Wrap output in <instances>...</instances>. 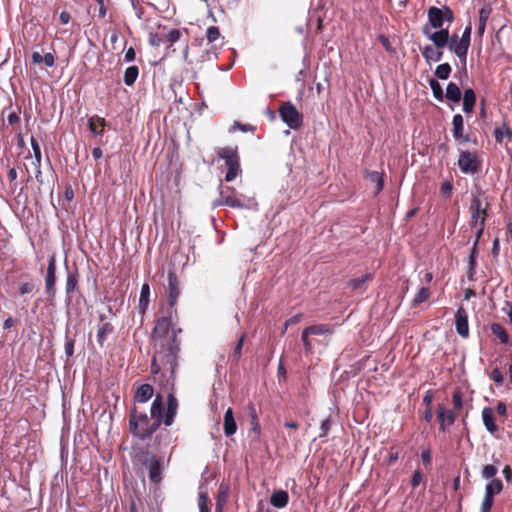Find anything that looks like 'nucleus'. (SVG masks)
Returning <instances> with one entry per match:
<instances>
[{
  "label": "nucleus",
  "instance_id": "nucleus-1",
  "mask_svg": "<svg viewBox=\"0 0 512 512\" xmlns=\"http://www.w3.org/2000/svg\"><path fill=\"white\" fill-rule=\"evenodd\" d=\"M161 424L148 416L145 411L133 406L129 410V431L139 441L146 442L152 439L154 433L160 429Z\"/></svg>",
  "mask_w": 512,
  "mask_h": 512
},
{
  "label": "nucleus",
  "instance_id": "nucleus-2",
  "mask_svg": "<svg viewBox=\"0 0 512 512\" xmlns=\"http://www.w3.org/2000/svg\"><path fill=\"white\" fill-rule=\"evenodd\" d=\"M177 320V309H168L165 316L157 319L151 333V339L156 346H159L161 349H165L167 347V343L173 339L174 335L178 340L177 336L182 332V329L175 327V321Z\"/></svg>",
  "mask_w": 512,
  "mask_h": 512
},
{
  "label": "nucleus",
  "instance_id": "nucleus-3",
  "mask_svg": "<svg viewBox=\"0 0 512 512\" xmlns=\"http://www.w3.org/2000/svg\"><path fill=\"white\" fill-rule=\"evenodd\" d=\"M423 33L433 42L435 48L443 49L445 46H448L449 50L452 51L460 61L463 63L466 62L467 52L465 48L461 46L460 38L457 34L454 33L450 36L448 28L429 33L427 27L423 28Z\"/></svg>",
  "mask_w": 512,
  "mask_h": 512
},
{
  "label": "nucleus",
  "instance_id": "nucleus-4",
  "mask_svg": "<svg viewBox=\"0 0 512 512\" xmlns=\"http://www.w3.org/2000/svg\"><path fill=\"white\" fill-rule=\"evenodd\" d=\"M180 352V341L173 337V339L167 343L165 349L159 348L152 358L151 371L154 374L160 372L162 367H166L171 374H174L177 367L178 354Z\"/></svg>",
  "mask_w": 512,
  "mask_h": 512
},
{
  "label": "nucleus",
  "instance_id": "nucleus-5",
  "mask_svg": "<svg viewBox=\"0 0 512 512\" xmlns=\"http://www.w3.org/2000/svg\"><path fill=\"white\" fill-rule=\"evenodd\" d=\"M217 155L220 159L224 160L227 172L225 175V181L231 182L238 175L242 173L240 166V157L238 153V147H222L217 150Z\"/></svg>",
  "mask_w": 512,
  "mask_h": 512
},
{
  "label": "nucleus",
  "instance_id": "nucleus-6",
  "mask_svg": "<svg viewBox=\"0 0 512 512\" xmlns=\"http://www.w3.org/2000/svg\"><path fill=\"white\" fill-rule=\"evenodd\" d=\"M279 116L281 120L293 130H299L303 125V115L291 102H283L279 109Z\"/></svg>",
  "mask_w": 512,
  "mask_h": 512
},
{
  "label": "nucleus",
  "instance_id": "nucleus-7",
  "mask_svg": "<svg viewBox=\"0 0 512 512\" xmlns=\"http://www.w3.org/2000/svg\"><path fill=\"white\" fill-rule=\"evenodd\" d=\"M219 189V198L212 204L214 208L219 206H228L237 209L245 208V204L237 197V191L235 188L220 185Z\"/></svg>",
  "mask_w": 512,
  "mask_h": 512
},
{
  "label": "nucleus",
  "instance_id": "nucleus-8",
  "mask_svg": "<svg viewBox=\"0 0 512 512\" xmlns=\"http://www.w3.org/2000/svg\"><path fill=\"white\" fill-rule=\"evenodd\" d=\"M457 164L465 174H475L480 170V162L476 154L470 151H461Z\"/></svg>",
  "mask_w": 512,
  "mask_h": 512
},
{
  "label": "nucleus",
  "instance_id": "nucleus-9",
  "mask_svg": "<svg viewBox=\"0 0 512 512\" xmlns=\"http://www.w3.org/2000/svg\"><path fill=\"white\" fill-rule=\"evenodd\" d=\"M146 456L142 464L148 468V476L151 482L159 483L162 480L161 476V460L156 455H150L149 451L143 452Z\"/></svg>",
  "mask_w": 512,
  "mask_h": 512
},
{
  "label": "nucleus",
  "instance_id": "nucleus-10",
  "mask_svg": "<svg viewBox=\"0 0 512 512\" xmlns=\"http://www.w3.org/2000/svg\"><path fill=\"white\" fill-rule=\"evenodd\" d=\"M56 259L52 255L48 261L47 272L45 276V292L50 298H54L56 294Z\"/></svg>",
  "mask_w": 512,
  "mask_h": 512
},
{
  "label": "nucleus",
  "instance_id": "nucleus-11",
  "mask_svg": "<svg viewBox=\"0 0 512 512\" xmlns=\"http://www.w3.org/2000/svg\"><path fill=\"white\" fill-rule=\"evenodd\" d=\"M180 296V282L174 271H168V303L169 309H176L175 305Z\"/></svg>",
  "mask_w": 512,
  "mask_h": 512
},
{
  "label": "nucleus",
  "instance_id": "nucleus-12",
  "mask_svg": "<svg viewBox=\"0 0 512 512\" xmlns=\"http://www.w3.org/2000/svg\"><path fill=\"white\" fill-rule=\"evenodd\" d=\"M455 327L462 338L469 337L468 313L462 305L458 307L455 313Z\"/></svg>",
  "mask_w": 512,
  "mask_h": 512
},
{
  "label": "nucleus",
  "instance_id": "nucleus-13",
  "mask_svg": "<svg viewBox=\"0 0 512 512\" xmlns=\"http://www.w3.org/2000/svg\"><path fill=\"white\" fill-rule=\"evenodd\" d=\"M99 321L96 338L98 345L103 348L107 337L114 332V326L111 322L107 321V317L104 314L99 315Z\"/></svg>",
  "mask_w": 512,
  "mask_h": 512
},
{
  "label": "nucleus",
  "instance_id": "nucleus-14",
  "mask_svg": "<svg viewBox=\"0 0 512 512\" xmlns=\"http://www.w3.org/2000/svg\"><path fill=\"white\" fill-rule=\"evenodd\" d=\"M436 414L440 423L439 430L442 432L446 431V425H453L457 417L454 410H447L442 404L438 405Z\"/></svg>",
  "mask_w": 512,
  "mask_h": 512
},
{
  "label": "nucleus",
  "instance_id": "nucleus-15",
  "mask_svg": "<svg viewBox=\"0 0 512 512\" xmlns=\"http://www.w3.org/2000/svg\"><path fill=\"white\" fill-rule=\"evenodd\" d=\"M471 224L476 227L478 220L485 222L487 217V208L482 206V201L478 197H473L470 205Z\"/></svg>",
  "mask_w": 512,
  "mask_h": 512
},
{
  "label": "nucleus",
  "instance_id": "nucleus-16",
  "mask_svg": "<svg viewBox=\"0 0 512 512\" xmlns=\"http://www.w3.org/2000/svg\"><path fill=\"white\" fill-rule=\"evenodd\" d=\"M178 411V400L173 393H169L167 397V407L165 409L164 425L171 426L174 423Z\"/></svg>",
  "mask_w": 512,
  "mask_h": 512
},
{
  "label": "nucleus",
  "instance_id": "nucleus-17",
  "mask_svg": "<svg viewBox=\"0 0 512 512\" xmlns=\"http://www.w3.org/2000/svg\"><path fill=\"white\" fill-rule=\"evenodd\" d=\"M150 415L160 424L164 423L165 407L164 399L161 394H157L150 408Z\"/></svg>",
  "mask_w": 512,
  "mask_h": 512
},
{
  "label": "nucleus",
  "instance_id": "nucleus-18",
  "mask_svg": "<svg viewBox=\"0 0 512 512\" xmlns=\"http://www.w3.org/2000/svg\"><path fill=\"white\" fill-rule=\"evenodd\" d=\"M452 125H453L452 134H453V137L456 140H459V141L464 142V143L470 141L469 135H464L463 134V131H464V119H463L461 114H456V115L453 116Z\"/></svg>",
  "mask_w": 512,
  "mask_h": 512
},
{
  "label": "nucleus",
  "instance_id": "nucleus-19",
  "mask_svg": "<svg viewBox=\"0 0 512 512\" xmlns=\"http://www.w3.org/2000/svg\"><path fill=\"white\" fill-rule=\"evenodd\" d=\"M491 13H492V7L490 6V4H484L479 9V24H478V28H477V36L479 37V39H482V37L485 33L486 24H487V21L491 15Z\"/></svg>",
  "mask_w": 512,
  "mask_h": 512
},
{
  "label": "nucleus",
  "instance_id": "nucleus-20",
  "mask_svg": "<svg viewBox=\"0 0 512 512\" xmlns=\"http://www.w3.org/2000/svg\"><path fill=\"white\" fill-rule=\"evenodd\" d=\"M441 12H442V10H440V8L435 7V6H431L427 10L428 22L431 25V27L434 29H439V30L444 29L443 28L444 21H443Z\"/></svg>",
  "mask_w": 512,
  "mask_h": 512
},
{
  "label": "nucleus",
  "instance_id": "nucleus-21",
  "mask_svg": "<svg viewBox=\"0 0 512 512\" xmlns=\"http://www.w3.org/2000/svg\"><path fill=\"white\" fill-rule=\"evenodd\" d=\"M154 394V388L150 384H141L135 391L134 401L137 403H146L152 398Z\"/></svg>",
  "mask_w": 512,
  "mask_h": 512
},
{
  "label": "nucleus",
  "instance_id": "nucleus-22",
  "mask_svg": "<svg viewBox=\"0 0 512 512\" xmlns=\"http://www.w3.org/2000/svg\"><path fill=\"white\" fill-rule=\"evenodd\" d=\"M223 430L224 434L228 437L234 435L237 431V423L231 407H229L224 414Z\"/></svg>",
  "mask_w": 512,
  "mask_h": 512
},
{
  "label": "nucleus",
  "instance_id": "nucleus-23",
  "mask_svg": "<svg viewBox=\"0 0 512 512\" xmlns=\"http://www.w3.org/2000/svg\"><path fill=\"white\" fill-rule=\"evenodd\" d=\"M482 419L485 428L491 433L495 434L498 431V426L495 422L494 411L491 407H484L482 410Z\"/></svg>",
  "mask_w": 512,
  "mask_h": 512
},
{
  "label": "nucleus",
  "instance_id": "nucleus-24",
  "mask_svg": "<svg viewBox=\"0 0 512 512\" xmlns=\"http://www.w3.org/2000/svg\"><path fill=\"white\" fill-rule=\"evenodd\" d=\"M230 488L226 483H221L218 489L215 512H223V507L228 501Z\"/></svg>",
  "mask_w": 512,
  "mask_h": 512
},
{
  "label": "nucleus",
  "instance_id": "nucleus-25",
  "mask_svg": "<svg viewBox=\"0 0 512 512\" xmlns=\"http://www.w3.org/2000/svg\"><path fill=\"white\" fill-rule=\"evenodd\" d=\"M106 120L98 115H94L88 119L89 130L95 135L99 136L104 133Z\"/></svg>",
  "mask_w": 512,
  "mask_h": 512
},
{
  "label": "nucleus",
  "instance_id": "nucleus-26",
  "mask_svg": "<svg viewBox=\"0 0 512 512\" xmlns=\"http://www.w3.org/2000/svg\"><path fill=\"white\" fill-rule=\"evenodd\" d=\"M421 54L427 63H430L431 61H440L443 57L442 49H435L431 45H426L421 48Z\"/></svg>",
  "mask_w": 512,
  "mask_h": 512
},
{
  "label": "nucleus",
  "instance_id": "nucleus-27",
  "mask_svg": "<svg viewBox=\"0 0 512 512\" xmlns=\"http://www.w3.org/2000/svg\"><path fill=\"white\" fill-rule=\"evenodd\" d=\"M289 502L288 492L285 490H276L272 493L270 503L276 508H284Z\"/></svg>",
  "mask_w": 512,
  "mask_h": 512
},
{
  "label": "nucleus",
  "instance_id": "nucleus-28",
  "mask_svg": "<svg viewBox=\"0 0 512 512\" xmlns=\"http://www.w3.org/2000/svg\"><path fill=\"white\" fill-rule=\"evenodd\" d=\"M476 104V94L472 88H467L463 96V111L466 114L472 113Z\"/></svg>",
  "mask_w": 512,
  "mask_h": 512
},
{
  "label": "nucleus",
  "instance_id": "nucleus-29",
  "mask_svg": "<svg viewBox=\"0 0 512 512\" xmlns=\"http://www.w3.org/2000/svg\"><path fill=\"white\" fill-rule=\"evenodd\" d=\"M150 302V286L148 283H144L141 287L139 297V311L142 315L146 313Z\"/></svg>",
  "mask_w": 512,
  "mask_h": 512
},
{
  "label": "nucleus",
  "instance_id": "nucleus-30",
  "mask_svg": "<svg viewBox=\"0 0 512 512\" xmlns=\"http://www.w3.org/2000/svg\"><path fill=\"white\" fill-rule=\"evenodd\" d=\"M78 272L68 271L66 278L65 290L67 295H71L74 292L78 291Z\"/></svg>",
  "mask_w": 512,
  "mask_h": 512
},
{
  "label": "nucleus",
  "instance_id": "nucleus-31",
  "mask_svg": "<svg viewBox=\"0 0 512 512\" xmlns=\"http://www.w3.org/2000/svg\"><path fill=\"white\" fill-rule=\"evenodd\" d=\"M248 409L250 416L251 432L255 434V436L258 438L261 434V425L258 419L255 406L252 403H250Z\"/></svg>",
  "mask_w": 512,
  "mask_h": 512
},
{
  "label": "nucleus",
  "instance_id": "nucleus-32",
  "mask_svg": "<svg viewBox=\"0 0 512 512\" xmlns=\"http://www.w3.org/2000/svg\"><path fill=\"white\" fill-rule=\"evenodd\" d=\"M372 279L373 275L371 273H366L361 277L351 279L348 282L347 287L352 291H356L362 289L367 284V282L371 281Z\"/></svg>",
  "mask_w": 512,
  "mask_h": 512
},
{
  "label": "nucleus",
  "instance_id": "nucleus-33",
  "mask_svg": "<svg viewBox=\"0 0 512 512\" xmlns=\"http://www.w3.org/2000/svg\"><path fill=\"white\" fill-rule=\"evenodd\" d=\"M308 332L311 335H325V334H333L334 332V326L331 324H315L311 325L309 327H306Z\"/></svg>",
  "mask_w": 512,
  "mask_h": 512
},
{
  "label": "nucleus",
  "instance_id": "nucleus-34",
  "mask_svg": "<svg viewBox=\"0 0 512 512\" xmlns=\"http://www.w3.org/2000/svg\"><path fill=\"white\" fill-rule=\"evenodd\" d=\"M445 97L454 103H458L461 100V90L457 84L450 82L446 87Z\"/></svg>",
  "mask_w": 512,
  "mask_h": 512
},
{
  "label": "nucleus",
  "instance_id": "nucleus-35",
  "mask_svg": "<svg viewBox=\"0 0 512 512\" xmlns=\"http://www.w3.org/2000/svg\"><path fill=\"white\" fill-rule=\"evenodd\" d=\"M503 490V483L500 479L494 478L485 486V494L495 497Z\"/></svg>",
  "mask_w": 512,
  "mask_h": 512
},
{
  "label": "nucleus",
  "instance_id": "nucleus-36",
  "mask_svg": "<svg viewBox=\"0 0 512 512\" xmlns=\"http://www.w3.org/2000/svg\"><path fill=\"white\" fill-rule=\"evenodd\" d=\"M492 334L499 339L502 344L509 343V335L506 329L499 323H493L490 327Z\"/></svg>",
  "mask_w": 512,
  "mask_h": 512
},
{
  "label": "nucleus",
  "instance_id": "nucleus-37",
  "mask_svg": "<svg viewBox=\"0 0 512 512\" xmlns=\"http://www.w3.org/2000/svg\"><path fill=\"white\" fill-rule=\"evenodd\" d=\"M431 296V291L428 287H421L419 291L415 294L411 305L413 307H417L421 303L427 301Z\"/></svg>",
  "mask_w": 512,
  "mask_h": 512
},
{
  "label": "nucleus",
  "instance_id": "nucleus-38",
  "mask_svg": "<svg viewBox=\"0 0 512 512\" xmlns=\"http://www.w3.org/2000/svg\"><path fill=\"white\" fill-rule=\"evenodd\" d=\"M138 75H139L138 67L135 65L129 66L124 72V79H123L124 83L127 86H132L136 82Z\"/></svg>",
  "mask_w": 512,
  "mask_h": 512
},
{
  "label": "nucleus",
  "instance_id": "nucleus-39",
  "mask_svg": "<svg viewBox=\"0 0 512 512\" xmlns=\"http://www.w3.org/2000/svg\"><path fill=\"white\" fill-rule=\"evenodd\" d=\"M366 178L369 181L376 183V193L382 191L384 187V180L382 174H380L377 171H366Z\"/></svg>",
  "mask_w": 512,
  "mask_h": 512
},
{
  "label": "nucleus",
  "instance_id": "nucleus-40",
  "mask_svg": "<svg viewBox=\"0 0 512 512\" xmlns=\"http://www.w3.org/2000/svg\"><path fill=\"white\" fill-rule=\"evenodd\" d=\"M499 461L495 460L494 464H486L483 466L481 471V476L484 479H494L495 475L498 473V465Z\"/></svg>",
  "mask_w": 512,
  "mask_h": 512
},
{
  "label": "nucleus",
  "instance_id": "nucleus-41",
  "mask_svg": "<svg viewBox=\"0 0 512 512\" xmlns=\"http://www.w3.org/2000/svg\"><path fill=\"white\" fill-rule=\"evenodd\" d=\"M494 136L498 143H501L503 141L504 136L511 140L512 130L506 124H504L502 128H495Z\"/></svg>",
  "mask_w": 512,
  "mask_h": 512
},
{
  "label": "nucleus",
  "instance_id": "nucleus-42",
  "mask_svg": "<svg viewBox=\"0 0 512 512\" xmlns=\"http://www.w3.org/2000/svg\"><path fill=\"white\" fill-rule=\"evenodd\" d=\"M452 68L449 63H443L436 67L435 75L441 79L446 80L449 78Z\"/></svg>",
  "mask_w": 512,
  "mask_h": 512
},
{
  "label": "nucleus",
  "instance_id": "nucleus-43",
  "mask_svg": "<svg viewBox=\"0 0 512 512\" xmlns=\"http://www.w3.org/2000/svg\"><path fill=\"white\" fill-rule=\"evenodd\" d=\"M471 32H472V25L471 23H469L463 33H462V36L460 37V44L461 46H463L466 50V52L468 53V50H469V47H470V42H471Z\"/></svg>",
  "mask_w": 512,
  "mask_h": 512
},
{
  "label": "nucleus",
  "instance_id": "nucleus-44",
  "mask_svg": "<svg viewBox=\"0 0 512 512\" xmlns=\"http://www.w3.org/2000/svg\"><path fill=\"white\" fill-rule=\"evenodd\" d=\"M220 38H222V37H221L220 30H219V28L217 26H210L206 30V39H207L209 44H213L214 42H216Z\"/></svg>",
  "mask_w": 512,
  "mask_h": 512
},
{
  "label": "nucleus",
  "instance_id": "nucleus-45",
  "mask_svg": "<svg viewBox=\"0 0 512 512\" xmlns=\"http://www.w3.org/2000/svg\"><path fill=\"white\" fill-rule=\"evenodd\" d=\"M429 85L433 91V95L434 97L437 99V100H442L443 99V90H442V87L441 85L439 84V82L436 80V79H430L429 80Z\"/></svg>",
  "mask_w": 512,
  "mask_h": 512
},
{
  "label": "nucleus",
  "instance_id": "nucleus-46",
  "mask_svg": "<svg viewBox=\"0 0 512 512\" xmlns=\"http://www.w3.org/2000/svg\"><path fill=\"white\" fill-rule=\"evenodd\" d=\"M452 403H453L454 411H459L462 409L463 395H462V392L460 391V389H456L453 392Z\"/></svg>",
  "mask_w": 512,
  "mask_h": 512
},
{
  "label": "nucleus",
  "instance_id": "nucleus-47",
  "mask_svg": "<svg viewBox=\"0 0 512 512\" xmlns=\"http://www.w3.org/2000/svg\"><path fill=\"white\" fill-rule=\"evenodd\" d=\"M245 337H246V334L243 333L241 335V337L239 338V340L231 354V357L233 358L234 361H238L242 355V348H243V343H244Z\"/></svg>",
  "mask_w": 512,
  "mask_h": 512
},
{
  "label": "nucleus",
  "instance_id": "nucleus-48",
  "mask_svg": "<svg viewBox=\"0 0 512 512\" xmlns=\"http://www.w3.org/2000/svg\"><path fill=\"white\" fill-rule=\"evenodd\" d=\"M310 335L311 334L308 332L307 328H305L301 334V340L303 342V346H304L306 353H312V351H313V345L309 339Z\"/></svg>",
  "mask_w": 512,
  "mask_h": 512
},
{
  "label": "nucleus",
  "instance_id": "nucleus-49",
  "mask_svg": "<svg viewBox=\"0 0 512 512\" xmlns=\"http://www.w3.org/2000/svg\"><path fill=\"white\" fill-rule=\"evenodd\" d=\"M493 504L494 497L484 494V498L480 506V512H491Z\"/></svg>",
  "mask_w": 512,
  "mask_h": 512
},
{
  "label": "nucleus",
  "instance_id": "nucleus-50",
  "mask_svg": "<svg viewBox=\"0 0 512 512\" xmlns=\"http://www.w3.org/2000/svg\"><path fill=\"white\" fill-rule=\"evenodd\" d=\"M209 502L210 501H209L208 494L206 492H200L199 500H198L199 510L200 511L210 510Z\"/></svg>",
  "mask_w": 512,
  "mask_h": 512
},
{
  "label": "nucleus",
  "instance_id": "nucleus-51",
  "mask_svg": "<svg viewBox=\"0 0 512 512\" xmlns=\"http://www.w3.org/2000/svg\"><path fill=\"white\" fill-rule=\"evenodd\" d=\"M378 40L388 53L394 54L396 52L395 48L391 45L390 40L386 35H378Z\"/></svg>",
  "mask_w": 512,
  "mask_h": 512
},
{
  "label": "nucleus",
  "instance_id": "nucleus-52",
  "mask_svg": "<svg viewBox=\"0 0 512 512\" xmlns=\"http://www.w3.org/2000/svg\"><path fill=\"white\" fill-rule=\"evenodd\" d=\"M440 10H442V17H443V21H447L448 23H452L455 19V16H454V12L453 10L447 6V5H444L442 8H440Z\"/></svg>",
  "mask_w": 512,
  "mask_h": 512
},
{
  "label": "nucleus",
  "instance_id": "nucleus-53",
  "mask_svg": "<svg viewBox=\"0 0 512 512\" xmlns=\"http://www.w3.org/2000/svg\"><path fill=\"white\" fill-rule=\"evenodd\" d=\"M36 291V286L33 282H24L19 287V293L21 295L30 294Z\"/></svg>",
  "mask_w": 512,
  "mask_h": 512
},
{
  "label": "nucleus",
  "instance_id": "nucleus-54",
  "mask_svg": "<svg viewBox=\"0 0 512 512\" xmlns=\"http://www.w3.org/2000/svg\"><path fill=\"white\" fill-rule=\"evenodd\" d=\"M490 379H492L497 385H502L504 382V376L498 367H495L490 373Z\"/></svg>",
  "mask_w": 512,
  "mask_h": 512
},
{
  "label": "nucleus",
  "instance_id": "nucleus-55",
  "mask_svg": "<svg viewBox=\"0 0 512 512\" xmlns=\"http://www.w3.org/2000/svg\"><path fill=\"white\" fill-rule=\"evenodd\" d=\"M475 268H476V257L469 256L467 274H468V279L471 281L474 279Z\"/></svg>",
  "mask_w": 512,
  "mask_h": 512
},
{
  "label": "nucleus",
  "instance_id": "nucleus-56",
  "mask_svg": "<svg viewBox=\"0 0 512 512\" xmlns=\"http://www.w3.org/2000/svg\"><path fill=\"white\" fill-rule=\"evenodd\" d=\"M181 37V32L178 29H172L166 35V40L170 42V44L176 43Z\"/></svg>",
  "mask_w": 512,
  "mask_h": 512
},
{
  "label": "nucleus",
  "instance_id": "nucleus-57",
  "mask_svg": "<svg viewBox=\"0 0 512 512\" xmlns=\"http://www.w3.org/2000/svg\"><path fill=\"white\" fill-rule=\"evenodd\" d=\"M168 431L166 429H161L155 436V445L156 447H160L163 444V440L168 437Z\"/></svg>",
  "mask_w": 512,
  "mask_h": 512
},
{
  "label": "nucleus",
  "instance_id": "nucleus-58",
  "mask_svg": "<svg viewBox=\"0 0 512 512\" xmlns=\"http://www.w3.org/2000/svg\"><path fill=\"white\" fill-rule=\"evenodd\" d=\"M232 128H237L238 130L242 132H254L255 127L250 124H242L239 121H235Z\"/></svg>",
  "mask_w": 512,
  "mask_h": 512
},
{
  "label": "nucleus",
  "instance_id": "nucleus-59",
  "mask_svg": "<svg viewBox=\"0 0 512 512\" xmlns=\"http://www.w3.org/2000/svg\"><path fill=\"white\" fill-rule=\"evenodd\" d=\"M17 171L15 168H10L7 173V178L10 182V187L15 190L16 189V179H17Z\"/></svg>",
  "mask_w": 512,
  "mask_h": 512
},
{
  "label": "nucleus",
  "instance_id": "nucleus-60",
  "mask_svg": "<svg viewBox=\"0 0 512 512\" xmlns=\"http://www.w3.org/2000/svg\"><path fill=\"white\" fill-rule=\"evenodd\" d=\"M30 142L34 152V158H37L38 160L42 159L41 148L38 141L34 137H31Z\"/></svg>",
  "mask_w": 512,
  "mask_h": 512
},
{
  "label": "nucleus",
  "instance_id": "nucleus-61",
  "mask_svg": "<svg viewBox=\"0 0 512 512\" xmlns=\"http://www.w3.org/2000/svg\"><path fill=\"white\" fill-rule=\"evenodd\" d=\"M320 429L321 433L319 434V437H325L331 429V419L327 418L322 421Z\"/></svg>",
  "mask_w": 512,
  "mask_h": 512
},
{
  "label": "nucleus",
  "instance_id": "nucleus-62",
  "mask_svg": "<svg viewBox=\"0 0 512 512\" xmlns=\"http://www.w3.org/2000/svg\"><path fill=\"white\" fill-rule=\"evenodd\" d=\"M453 189V184L450 181H445L442 183L440 191L443 196L449 197L451 195Z\"/></svg>",
  "mask_w": 512,
  "mask_h": 512
},
{
  "label": "nucleus",
  "instance_id": "nucleus-63",
  "mask_svg": "<svg viewBox=\"0 0 512 512\" xmlns=\"http://www.w3.org/2000/svg\"><path fill=\"white\" fill-rule=\"evenodd\" d=\"M74 344H75V341L74 339H68L66 340L65 342V354L67 357H72L73 354H74Z\"/></svg>",
  "mask_w": 512,
  "mask_h": 512
},
{
  "label": "nucleus",
  "instance_id": "nucleus-64",
  "mask_svg": "<svg viewBox=\"0 0 512 512\" xmlns=\"http://www.w3.org/2000/svg\"><path fill=\"white\" fill-rule=\"evenodd\" d=\"M422 479H423V475L421 473L420 470H416L413 475H412V479H411V485L413 488H416L420 485V483L422 482Z\"/></svg>",
  "mask_w": 512,
  "mask_h": 512
}]
</instances>
